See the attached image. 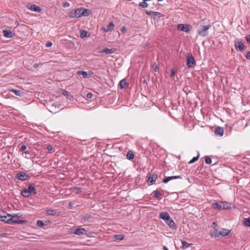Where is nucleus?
Segmentation results:
<instances>
[{
  "mask_svg": "<svg viewBox=\"0 0 250 250\" xmlns=\"http://www.w3.org/2000/svg\"><path fill=\"white\" fill-rule=\"evenodd\" d=\"M159 218L164 220L165 223L167 224L171 229H176V225L175 223L167 212H160L159 213Z\"/></svg>",
  "mask_w": 250,
  "mask_h": 250,
  "instance_id": "nucleus-1",
  "label": "nucleus"
},
{
  "mask_svg": "<svg viewBox=\"0 0 250 250\" xmlns=\"http://www.w3.org/2000/svg\"><path fill=\"white\" fill-rule=\"evenodd\" d=\"M20 213H14L13 214H8V218H10V222L9 224H17L23 225L27 223L26 220H20L18 218L21 217Z\"/></svg>",
  "mask_w": 250,
  "mask_h": 250,
  "instance_id": "nucleus-2",
  "label": "nucleus"
},
{
  "mask_svg": "<svg viewBox=\"0 0 250 250\" xmlns=\"http://www.w3.org/2000/svg\"><path fill=\"white\" fill-rule=\"evenodd\" d=\"M231 204L224 201H220L212 204V208L217 209H228L231 208Z\"/></svg>",
  "mask_w": 250,
  "mask_h": 250,
  "instance_id": "nucleus-3",
  "label": "nucleus"
},
{
  "mask_svg": "<svg viewBox=\"0 0 250 250\" xmlns=\"http://www.w3.org/2000/svg\"><path fill=\"white\" fill-rule=\"evenodd\" d=\"M211 25L208 23L206 25H200L197 29V34L199 36L202 37H207L208 34V30L210 28Z\"/></svg>",
  "mask_w": 250,
  "mask_h": 250,
  "instance_id": "nucleus-4",
  "label": "nucleus"
},
{
  "mask_svg": "<svg viewBox=\"0 0 250 250\" xmlns=\"http://www.w3.org/2000/svg\"><path fill=\"white\" fill-rule=\"evenodd\" d=\"M74 16L76 18H79L81 16H86L88 15V10L84 8H78L74 11Z\"/></svg>",
  "mask_w": 250,
  "mask_h": 250,
  "instance_id": "nucleus-5",
  "label": "nucleus"
},
{
  "mask_svg": "<svg viewBox=\"0 0 250 250\" xmlns=\"http://www.w3.org/2000/svg\"><path fill=\"white\" fill-rule=\"evenodd\" d=\"M186 58L188 67L193 68L196 65V62L192 55L189 53L187 54Z\"/></svg>",
  "mask_w": 250,
  "mask_h": 250,
  "instance_id": "nucleus-6",
  "label": "nucleus"
},
{
  "mask_svg": "<svg viewBox=\"0 0 250 250\" xmlns=\"http://www.w3.org/2000/svg\"><path fill=\"white\" fill-rule=\"evenodd\" d=\"M177 29L186 33H189L192 27L189 24H179L177 26Z\"/></svg>",
  "mask_w": 250,
  "mask_h": 250,
  "instance_id": "nucleus-7",
  "label": "nucleus"
},
{
  "mask_svg": "<svg viewBox=\"0 0 250 250\" xmlns=\"http://www.w3.org/2000/svg\"><path fill=\"white\" fill-rule=\"evenodd\" d=\"M30 176L27 175L25 172L21 171L17 173L16 178L21 181H25L29 179Z\"/></svg>",
  "mask_w": 250,
  "mask_h": 250,
  "instance_id": "nucleus-8",
  "label": "nucleus"
},
{
  "mask_svg": "<svg viewBox=\"0 0 250 250\" xmlns=\"http://www.w3.org/2000/svg\"><path fill=\"white\" fill-rule=\"evenodd\" d=\"M234 46L237 50L243 51L244 50V45L241 41H235Z\"/></svg>",
  "mask_w": 250,
  "mask_h": 250,
  "instance_id": "nucleus-9",
  "label": "nucleus"
},
{
  "mask_svg": "<svg viewBox=\"0 0 250 250\" xmlns=\"http://www.w3.org/2000/svg\"><path fill=\"white\" fill-rule=\"evenodd\" d=\"M157 179V175L156 174H150L148 176L147 182L150 185H153L155 184Z\"/></svg>",
  "mask_w": 250,
  "mask_h": 250,
  "instance_id": "nucleus-10",
  "label": "nucleus"
},
{
  "mask_svg": "<svg viewBox=\"0 0 250 250\" xmlns=\"http://www.w3.org/2000/svg\"><path fill=\"white\" fill-rule=\"evenodd\" d=\"M92 218L91 216L88 214L85 213L82 214L81 216V220L82 222H89L90 219Z\"/></svg>",
  "mask_w": 250,
  "mask_h": 250,
  "instance_id": "nucleus-11",
  "label": "nucleus"
},
{
  "mask_svg": "<svg viewBox=\"0 0 250 250\" xmlns=\"http://www.w3.org/2000/svg\"><path fill=\"white\" fill-rule=\"evenodd\" d=\"M214 133L217 136H222L224 134V129L222 127L217 126L214 130Z\"/></svg>",
  "mask_w": 250,
  "mask_h": 250,
  "instance_id": "nucleus-12",
  "label": "nucleus"
},
{
  "mask_svg": "<svg viewBox=\"0 0 250 250\" xmlns=\"http://www.w3.org/2000/svg\"><path fill=\"white\" fill-rule=\"evenodd\" d=\"M181 178H182L181 176H179V175L178 176H168V177H167L165 178L163 180V183H167V182H168L169 181H170L171 180L177 179H181Z\"/></svg>",
  "mask_w": 250,
  "mask_h": 250,
  "instance_id": "nucleus-13",
  "label": "nucleus"
},
{
  "mask_svg": "<svg viewBox=\"0 0 250 250\" xmlns=\"http://www.w3.org/2000/svg\"><path fill=\"white\" fill-rule=\"evenodd\" d=\"M86 230L84 228H82L81 227H78L74 232L75 234L77 235H81L85 234Z\"/></svg>",
  "mask_w": 250,
  "mask_h": 250,
  "instance_id": "nucleus-14",
  "label": "nucleus"
},
{
  "mask_svg": "<svg viewBox=\"0 0 250 250\" xmlns=\"http://www.w3.org/2000/svg\"><path fill=\"white\" fill-rule=\"evenodd\" d=\"M27 7L32 11L40 12L41 11L40 7L35 4H32L29 7L27 6Z\"/></svg>",
  "mask_w": 250,
  "mask_h": 250,
  "instance_id": "nucleus-15",
  "label": "nucleus"
},
{
  "mask_svg": "<svg viewBox=\"0 0 250 250\" xmlns=\"http://www.w3.org/2000/svg\"><path fill=\"white\" fill-rule=\"evenodd\" d=\"M46 213L49 215L57 216L59 215V212L54 209H48L46 210Z\"/></svg>",
  "mask_w": 250,
  "mask_h": 250,
  "instance_id": "nucleus-16",
  "label": "nucleus"
},
{
  "mask_svg": "<svg viewBox=\"0 0 250 250\" xmlns=\"http://www.w3.org/2000/svg\"><path fill=\"white\" fill-rule=\"evenodd\" d=\"M114 27V24L113 22H110L106 27H103L102 29L104 32H107L109 31H111Z\"/></svg>",
  "mask_w": 250,
  "mask_h": 250,
  "instance_id": "nucleus-17",
  "label": "nucleus"
},
{
  "mask_svg": "<svg viewBox=\"0 0 250 250\" xmlns=\"http://www.w3.org/2000/svg\"><path fill=\"white\" fill-rule=\"evenodd\" d=\"M230 232V230L222 229V230L219 231V234H220V236L224 237L228 236Z\"/></svg>",
  "mask_w": 250,
  "mask_h": 250,
  "instance_id": "nucleus-18",
  "label": "nucleus"
},
{
  "mask_svg": "<svg viewBox=\"0 0 250 250\" xmlns=\"http://www.w3.org/2000/svg\"><path fill=\"white\" fill-rule=\"evenodd\" d=\"M128 84L125 79L122 80L119 83L120 87L121 88H125L128 86Z\"/></svg>",
  "mask_w": 250,
  "mask_h": 250,
  "instance_id": "nucleus-19",
  "label": "nucleus"
},
{
  "mask_svg": "<svg viewBox=\"0 0 250 250\" xmlns=\"http://www.w3.org/2000/svg\"><path fill=\"white\" fill-rule=\"evenodd\" d=\"M115 49H109V48H104L103 50H102L100 51V53H105L106 54H111L114 52Z\"/></svg>",
  "mask_w": 250,
  "mask_h": 250,
  "instance_id": "nucleus-20",
  "label": "nucleus"
},
{
  "mask_svg": "<svg viewBox=\"0 0 250 250\" xmlns=\"http://www.w3.org/2000/svg\"><path fill=\"white\" fill-rule=\"evenodd\" d=\"M29 192L31 193L36 194V190L33 184H30L28 186V189H27Z\"/></svg>",
  "mask_w": 250,
  "mask_h": 250,
  "instance_id": "nucleus-21",
  "label": "nucleus"
},
{
  "mask_svg": "<svg viewBox=\"0 0 250 250\" xmlns=\"http://www.w3.org/2000/svg\"><path fill=\"white\" fill-rule=\"evenodd\" d=\"M3 36L6 38H11L13 36L12 32L8 30H3Z\"/></svg>",
  "mask_w": 250,
  "mask_h": 250,
  "instance_id": "nucleus-22",
  "label": "nucleus"
},
{
  "mask_svg": "<svg viewBox=\"0 0 250 250\" xmlns=\"http://www.w3.org/2000/svg\"><path fill=\"white\" fill-rule=\"evenodd\" d=\"M64 96H65L67 99H69L70 101H72L73 100V97L71 95L69 94V92L65 90H63L62 93Z\"/></svg>",
  "mask_w": 250,
  "mask_h": 250,
  "instance_id": "nucleus-23",
  "label": "nucleus"
},
{
  "mask_svg": "<svg viewBox=\"0 0 250 250\" xmlns=\"http://www.w3.org/2000/svg\"><path fill=\"white\" fill-rule=\"evenodd\" d=\"M21 194L23 196L25 197H28L31 195L29 191L27 189V188H24L21 191Z\"/></svg>",
  "mask_w": 250,
  "mask_h": 250,
  "instance_id": "nucleus-24",
  "label": "nucleus"
},
{
  "mask_svg": "<svg viewBox=\"0 0 250 250\" xmlns=\"http://www.w3.org/2000/svg\"><path fill=\"white\" fill-rule=\"evenodd\" d=\"M8 214H7V216H0V221L9 223L10 220V218H8Z\"/></svg>",
  "mask_w": 250,
  "mask_h": 250,
  "instance_id": "nucleus-25",
  "label": "nucleus"
},
{
  "mask_svg": "<svg viewBox=\"0 0 250 250\" xmlns=\"http://www.w3.org/2000/svg\"><path fill=\"white\" fill-rule=\"evenodd\" d=\"M134 157V152L131 151L129 150L128 151L127 155H126V158L129 160H131L133 159Z\"/></svg>",
  "mask_w": 250,
  "mask_h": 250,
  "instance_id": "nucleus-26",
  "label": "nucleus"
},
{
  "mask_svg": "<svg viewBox=\"0 0 250 250\" xmlns=\"http://www.w3.org/2000/svg\"><path fill=\"white\" fill-rule=\"evenodd\" d=\"M124 236L122 234H115L113 235V239L115 241L122 240L124 239Z\"/></svg>",
  "mask_w": 250,
  "mask_h": 250,
  "instance_id": "nucleus-27",
  "label": "nucleus"
},
{
  "mask_svg": "<svg viewBox=\"0 0 250 250\" xmlns=\"http://www.w3.org/2000/svg\"><path fill=\"white\" fill-rule=\"evenodd\" d=\"M89 36V35H88V32L84 30H80V37L81 38H83Z\"/></svg>",
  "mask_w": 250,
  "mask_h": 250,
  "instance_id": "nucleus-28",
  "label": "nucleus"
},
{
  "mask_svg": "<svg viewBox=\"0 0 250 250\" xmlns=\"http://www.w3.org/2000/svg\"><path fill=\"white\" fill-rule=\"evenodd\" d=\"M77 74L78 75H82L83 78H87L88 76L87 72L83 70L77 71Z\"/></svg>",
  "mask_w": 250,
  "mask_h": 250,
  "instance_id": "nucleus-29",
  "label": "nucleus"
},
{
  "mask_svg": "<svg viewBox=\"0 0 250 250\" xmlns=\"http://www.w3.org/2000/svg\"><path fill=\"white\" fill-rule=\"evenodd\" d=\"M11 91L12 93H14L17 96H21V94L22 93V91H21L20 90L14 89H11Z\"/></svg>",
  "mask_w": 250,
  "mask_h": 250,
  "instance_id": "nucleus-30",
  "label": "nucleus"
},
{
  "mask_svg": "<svg viewBox=\"0 0 250 250\" xmlns=\"http://www.w3.org/2000/svg\"><path fill=\"white\" fill-rule=\"evenodd\" d=\"M163 16V15L160 13V12H153V14L152 15V18L153 19H155V18H160L161 17Z\"/></svg>",
  "mask_w": 250,
  "mask_h": 250,
  "instance_id": "nucleus-31",
  "label": "nucleus"
},
{
  "mask_svg": "<svg viewBox=\"0 0 250 250\" xmlns=\"http://www.w3.org/2000/svg\"><path fill=\"white\" fill-rule=\"evenodd\" d=\"M213 234L215 237H219L220 236V234H219V232L218 231V230L217 228H214Z\"/></svg>",
  "mask_w": 250,
  "mask_h": 250,
  "instance_id": "nucleus-32",
  "label": "nucleus"
},
{
  "mask_svg": "<svg viewBox=\"0 0 250 250\" xmlns=\"http://www.w3.org/2000/svg\"><path fill=\"white\" fill-rule=\"evenodd\" d=\"M199 153H198V155L196 157H194L189 162V164H192L194 162H195L196 161H197L198 159H199Z\"/></svg>",
  "mask_w": 250,
  "mask_h": 250,
  "instance_id": "nucleus-33",
  "label": "nucleus"
},
{
  "mask_svg": "<svg viewBox=\"0 0 250 250\" xmlns=\"http://www.w3.org/2000/svg\"><path fill=\"white\" fill-rule=\"evenodd\" d=\"M139 6L143 8H146L148 7V4L146 1H143L139 3Z\"/></svg>",
  "mask_w": 250,
  "mask_h": 250,
  "instance_id": "nucleus-34",
  "label": "nucleus"
},
{
  "mask_svg": "<svg viewBox=\"0 0 250 250\" xmlns=\"http://www.w3.org/2000/svg\"><path fill=\"white\" fill-rule=\"evenodd\" d=\"M182 247H183V249H187V248L188 247V246L189 245H191V244H189L187 242H186L185 241H182Z\"/></svg>",
  "mask_w": 250,
  "mask_h": 250,
  "instance_id": "nucleus-35",
  "label": "nucleus"
},
{
  "mask_svg": "<svg viewBox=\"0 0 250 250\" xmlns=\"http://www.w3.org/2000/svg\"><path fill=\"white\" fill-rule=\"evenodd\" d=\"M154 195L156 198H159L162 195L161 193L158 190H156L155 191Z\"/></svg>",
  "mask_w": 250,
  "mask_h": 250,
  "instance_id": "nucleus-36",
  "label": "nucleus"
},
{
  "mask_svg": "<svg viewBox=\"0 0 250 250\" xmlns=\"http://www.w3.org/2000/svg\"><path fill=\"white\" fill-rule=\"evenodd\" d=\"M244 224L245 225L250 227V218H247L244 220Z\"/></svg>",
  "mask_w": 250,
  "mask_h": 250,
  "instance_id": "nucleus-37",
  "label": "nucleus"
},
{
  "mask_svg": "<svg viewBox=\"0 0 250 250\" xmlns=\"http://www.w3.org/2000/svg\"><path fill=\"white\" fill-rule=\"evenodd\" d=\"M212 162L211 159L210 157H206L205 159V163L207 164L210 165Z\"/></svg>",
  "mask_w": 250,
  "mask_h": 250,
  "instance_id": "nucleus-38",
  "label": "nucleus"
},
{
  "mask_svg": "<svg viewBox=\"0 0 250 250\" xmlns=\"http://www.w3.org/2000/svg\"><path fill=\"white\" fill-rule=\"evenodd\" d=\"M37 225H38V226H39L40 227H43L44 226V223H43L42 221V220H38L37 222Z\"/></svg>",
  "mask_w": 250,
  "mask_h": 250,
  "instance_id": "nucleus-39",
  "label": "nucleus"
},
{
  "mask_svg": "<svg viewBox=\"0 0 250 250\" xmlns=\"http://www.w3.org/2000/svg\"><path fill=\"white\" fill-rule=\"evenodd\" d=\"M76 193L79 194L82 192V189L79 187H76L74 189Z\"/></svg>",
  "mask_w": 250,
  "mask_h": 250,
  "instance_id": "nucleus-40",
  "label": "nucleus"
},
{
  "mask_svg": "<svg viewBox=\"0 0 250 250\" xmlns=\"http://www.w3.org/2000/svg\"><path fill=\"white\" fill-rule=\"evenodd\" d=\"M145 12L147 15L151 16V17H152L154 11L146 10Z\"/></svg>",
  "mask_w": 250,
  "mask_h": 250,
  "instance_id": "nucleus-41",
  "label": "nucleus"
},
{
  "mask_svg": "<svg viewBox=\"0 0 250 250\" xmlns=\"http://www.w3.org/2000/svg\"><path fill=\"white\" fill-rule=\"evenodd\" d=\"M47 149L49 151H52L54 149V148H53V146L51 145H49L47 146Z\"/></svg>",
  "mask_w": 250,
  "mask_h": 250,
  "instance_id": "nucleus-42",
  "label": "nucleus"
},
{
  "mask_svg": "<svg viewBox=\"0 0 250 250\" xmlns=\"http://www.w3.org/2000/svg\"><path fill=\"white\" fill-rule=\"evenodd\" d=\"M245 39L247 41V42L250 44V35H247L246 37H245Z\"/></svg>",
  "mask_w": 250,
  "mask_h": 250,
  "instance_id": "nucleus-43",
  "label": "nucleus"
},
{
  "mask_svg": "<svg viewBox=\"0 0 250 250\" xmlns=\"http://www.w3.org/2000/svg\"><path fill=\"white\" fill-rule=\"evenodd\" d=\"M27 147L25 145H22L21 146V151H23L26 150Z\"/></svg>",
  "mask_w": 250,
  "mask_h": 250,
  "instance_id": "nucleus-44",
  "label": "nucleus"
},
{
  "mask_svg": "<svg viewBox=\"0 0 250 250\" xmlns=\"http://www.w3.org/2000/svg\"><path fill=\"white\" fill-rule=\"evenodd\" d=\"M175 75V71L174 69H172L171 71L170 77L172 78Z\"/></svg>",
  "mask_w": 250,
  "mask_h": 250,
  "instance_id": "nucleus-45",
  "label": "nucleus"
},
{
  "mask_svg": "<svg viewBox=\"0 0 250 250\" xmlns=\"http://www.w3.org/2000/svg\"><path fill=\"white\" fill-rule=\"evenodd\" d=\"M74 15H75L74 12H71L69 14V17L72 18H76V16H74Z\"/></svg>",
  "mask_w": 250,
  "mask_h": 250,
  "instance_id": "nucleus-46",
  "label": "nucleus"
},
{
  "mask_svg": "<svg viewBox=\"0 0 250 250\" xmlns=\"http://www.w3.org/2000/svg\"><path fill=\"white\" fill-rule=\"evenodd\" d=\"M92 96H93V94H92L91 93L89 92V93H88L86 94V97L87 99H90V98H92Z\"/></svg>",
  "mask_w": 250,
  "mask_h": 250,
  "instance_id": "nucleus-47",
  "label": "nucleus"
},
{
  "mask_svg": "<svg viewBox=\"0 0 250 250\" xmlns=\"http://www.w3.org/2000/svg\"><path fill=\"white\" fill-rule=\"evenodd\" d=\"M126 31V28L125 26H123L122 28L121 32L123 34H125Z\"/></svg>",
  "mask_w": 250,
  "mask_h": 250,
  "instance_id": "nucleus-48",
  "label": "nucleus"
},
{
  "mask_svg": "<svg viewBox=\"0 0 250 250\" xmlns=\"http://www.w3.org/2000/svg\"><path fill=\"white\" fill-rule=\"evenodd\" d=\"M52 45V43L50 42H48L46 44V46L47 47H50Z\"/></svg>",
  "mask_w": 250,
  "mask_h": 250,
  "instance_id": "nucleus-49",
  "label": "nucleus"
},
{
  "mask_svg": "<svg viewBox=\"0 0 250 250\" xmlns=\"http://www.w3.org/2000/svg\"><path fill=\"white\" fill-rule=\"evenodd\" d=\"M246 58L248 59V60H250V52H248L247 53V55H246Z\"/></svg>",
  "mask_w": 250,
  "mask_h": 250,
  "instance_id": "nucleus-50",
  "label": "nucleus"
},
{
  "mask_svg": "<svg viewBox=\"0 0 250 250\" xmlns=\"http://www.w3.org/2000/svg\"><path fill=\"white\" fill-rule=\"evenodd\" d=\"M72 207H73L72 203L71 202H69V203H68V208H70V209H71L72 208Z\"/></svg>",
  "mask_w": 250,
  "mask_h": 250,
  "instance_id": "nucleus-51",
  "label": "nucleus"
},
{
  "mask_svg": "<svg viewBox=\"0 0 250 250\" xmlns=\"http://www.w3.org/2000/svg\"><path fill=\"white\" fill-rule=\"evenodd\" d=\"M69 6V3H68V2H64V3H63V6H64V7H68V6Z\"/></svg>",
  "mask_w": 250,
  "mask_h": 250,
  "instance_id": "nucleus-52",
  "label": "nucleus"
},
{
  "mask_svg": "<svg viewBox=\"0 0 250 250\" xmlns=\"http://www.w3.org/2000/svg\"><path fill=\"white\" fill-rule=\"evenodd\" d=\"M212 227H213V228H216L217 227V225L216 224V223L215 222H213L212 223Z\"/></svg>",
  "mask_w": 250,
  "mask_h": 250,
  "instance_id": "nucleus-53",
  "label": "nucleus"
},
{
  "mask_svg": "<svg viewBox=\"0 0 250 250\" xmlns=\"http://www.w3.org/2000/svg\"><path fill=\"white\" fill-rule=\"evenodd\" d=\"M158 70H159V68H158V67L157 65H156V66H155V68H154V71H155V72H157V71H158Z\"/></svg>",
  "mask_w": 250,
  "mask_h": 250,
  "instance_id": "nucleus-54",
  "label": "nucleus"
},
{
  "mask_svg": "<svg viewBox=\"0 0 250 250\" xmlns=\"http://www.w3.org/2000/svg\"><path fill=\"white\" fill-rule=\"evenodd\" d=\"M39 64H38V63H35V64H34V67L35 68H37V67H38L39 66Z\"/></svg>",
  "mask_w": 250,
  "mask_h": 250,
  "instance_id": "nucleus-55",
  "label": "nucleus"
},
{
  "mask_svg": "<svg viewBox=\"0 0 250 250\" xmlns=\"http://www.w3.org/2000/svg\"><path fill=\"white\" fill-rule=\"evenodd\" d=\"M163 249L164 250H168V249H167V247L165 246L163 247Z\"/></svg>",
  "mask_w": 250,
  "mask_h": 250,
  "instance_id": "nucleus-56",
  "label": "nucleus"
},
{
  "mask_svg": "<svg viewBox=\"0 0 250 250\" xmlns=\"http://www.w3.org/2000/svg\"><path fill=\"white\" fill-rule=\"evenodd\" d=\"M159 1H163V0H157Z\"/></svg>",
  "mask_w": 250,
  "mask_h": 250,
  "instance_id": "nucleus-57",
  "label": "nucleus"
}]
</instances>
